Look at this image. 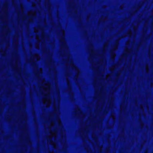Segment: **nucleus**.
I'll list each match as a JSON object with an SVG mask.
<instances>
[{
    "label": "nucleus",
    "mask_w": 153,
    "mask_h": 153,
    "mask_svg": "<svg viewBox=\"0 0 153 153\" xmlns=\"http://www.w3.org/2000/svg\"><path fill=\"white\" fill-rule=\"evenodd\" d=\"M43 102L45 104L46 103V106L47 107L49 106L50 105V101L48 98L47 97L45 98L43 100Z\"/></svg>",
    "instance_id": "obj_1"
}]
</instances>
